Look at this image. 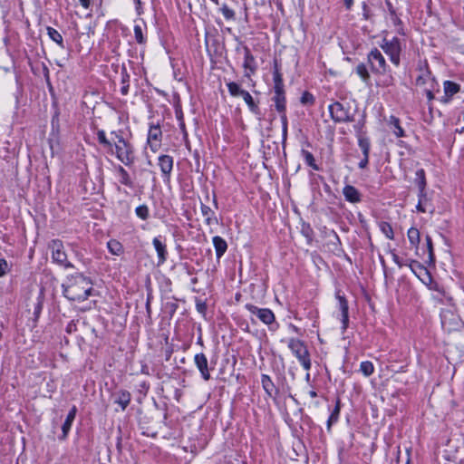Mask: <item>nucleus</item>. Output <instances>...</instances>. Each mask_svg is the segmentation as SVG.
<instances>
[{
	"instance_id": "obj_1",
	"label": "nucleus",
	"mask_w": 464,
	"mask_h": 464,
	"mask_svg": "<svg viewBox=\"0 0 464 464\" xmlns=\"http://www.w3.org/2000/svg\"><path fill=\"white\" fill-rule=\"evenodd\" d=\"M63 295L70 301L82 302L92 294V283L82 274H76L67 278L63 285Z\"/></svg>"
},
{
	"instance_id": "obj_2",
	"label": "nucleus",
	"mask_w": 464,
	"mask_h": 464,
	"mask_svg": "<svg viewBox=\"0 0 464 464\" xmlns=\"http://www.w3.org/2000/svg\"><path fill=\"white\" fill-rule=\"evenodd\" d=\"M403 46H405L404 41H401L397 37H392V39L383 38L380 44V47L389 56L390 61L395 66L400 65L401 53Z\"/></svg>"
},
{
	"instance_id": "obj_3",
	"label": "nucleus",
	"mask_w": 464,
	"mask_h": 464,
	"mask_svg": "<svg viewBox=\"0 0 464 464\" xmlns=\"http://www.w3.org/2000/svg\"><path fill=\"white\" fill-rule=\"evenodd\" d=\"M287 346L299 361L303 368L305 371H309L312 363L309 351L304 343L299 339L290 338L287 342Z\"/></svg>"
},
{
	"instance_id": "obj_4",
	"label": "nucleus",
	"mask_w": 464,
	"mask_h": 464,
	"mask_svg": "<svg viewBox=\"0 0 464 464\" xmlns=\"http://www.w3.org/2000/svg\"><path fill=\"white\" fill-rule=\"evenodd\" d=\"M116 158L126 166L133 164L135 156L132 145L126 140H114Z\"/></svg>"
},
{
	"instance_id": "obj_5",
	"label": "nucleus",
	"mask_w": 464,
	"mask_h": 464,
	"mask_svg": "<svg viewBox=\"0 0 464 464\" xmlns=\"http://www.w3.org/2000/svg\"><path fill=\"white\" fill-rule=\"evenodd\" d=\"M246 309L253 315H256L270 330H276L278 324H276V316L272 310L268 308H259L252 304H246Z\"/></svg>"
},
{
	"instance_id": "obj_6",
	"label": "nucleus",
	"mask_w": 464,
	"mask_h": 464,
	"mask_svg": "<svg viewBox=\"0 0 464 464\" xmlns=\"http://www.w3.org/2000/svg\"><path fill=\"white\" fill-rule=\"evenodd\" d=\"M368 62L374 73L383 74L387 72L388 64L380 50L372 49L368 54Z\"/></svg>"
},
{
	"instance_id": "obj_7",
	"label": "nucleus",
	"mask_w": 464,
	"mask_h": 464,
	"mask_svg": "<svg viewBox=\"0 0 464 464\" xmlns=\"http://www.w3.org/2000/svg\"><path fill=\"white\" fill-rule=\"evenodd\" d=\"M331 118L335 122H345L352 121L350 108L344 104L335 102L328 106Z\"/></svg>"
},
{
	"instance_id": "obj_8",
	"label": "nucleus",
	"mask_w": 464,
	"mask_h": 464,
	"mask_svg": "<svg viewBox=\"0 0 464 464\" xmlns=\"http://www.w3.org/2000/svg\"><path fill=\"white\" fill-rule=\"evenodd\" d=\"M52 251V258L53 262L63 266L65 267H71L72 265L67 259V255L64 251L63 245L60 240H53L50 244Z\"/></svg>"
},
{
	"instance_id": "obj_9",
	"label": "nucleus",
	"mask_w": 464,
	"mask_h": 464,
	"mask_svg": "<svg viewBox=\"0 0 464 464\" xmlns=\"http://www.w3.org/2000/svg\"><path fill=\"white\" fill-rule=\"evenodd\" d=\"M441 325L444 330L451 332L460 327L461 320L450 310H445L441 313Z\"/></svg>"
},
{
	"instance_id": "obj_10",
	"label": "nucleus",
	"mask_w": 464,
	"mask_h": 464,
	"mask_svg": "<svg viewBox=\"0 0 464 464\" xmlns=\"http://www.w3.org/2000/svg\"><path fill=\"white\" fill-rule=\"evenodd\" d=\"M162 132L159 125H151L149 129L147 143L150 150L155 152L160 147Z\"/></svg>"
},
{
	"instance_id": "obj_11",
	"label": "nucleus",
	"mask_w": 464,
	"mask_h": 464,
	"mask_svg": "<svg viewBox=\"0 0 464 464\" xmlns=\"http://www.w3.org/2000/svg\"><path fill=\"white\" fill-rule=\"evenodd\" d=\"M152 245L158 255V265L160 266L166 262L168 256L166 243L162 237L159 236L153 238Z\"/></svg>"
},
{
	"instance_id": "obj_12",
	"label": "nucleus",
	"mask_w": 464,
	"mask_h": 464,
	"mask_svg": "<svg viewBox=\"0 0 464 464\" xmlns=\"http://www.w3.org/2000/svg\"><path fill=\"white\" fill-rule=\"evenodd\" d=\"M418 204L416 206V210L420 213L429 212L432 214L434 212V207L431 204V199L428 196L426 191L419 192L418 194Z\"/></svg>"
},
{
	"instance_id": "obj_13",
	"label": "nucleus",
	"mask_w": 464,
	"mask_h": 464,
	"mask_svg": "<svg viewBox=\"0 0 464 464\" xmlns=\"http://www.w3.org/2000/svg\"><path fill=\"white\" fill-rule=\"evenodd\" d=\"M194 362L197 368L200 372L202 378L205 381H208L210 379V373L208 371V362L206 355L204 353H197L194 357Z\"/></svg>"
},
{
	"instance_id": "obj_14",
	"label": "nucleus",
	"mask_w": 464,
	"mask_h": 464,
	"mask_svg": "<svg viewBox=\"0 0 464 464\" xmlns=\"http://www.w3.org/2000/svg\"><path fill=\"white\" fill-rule=\"evenodd\" d=\"M244 53L245 58L243 67L245 69V76L250 77L251 74H254L256 70V60L247 47L244 48Z\"/></svg>"
},
{
	"instance_id": "obj_15",
	"label": "nucleus",
	"mask_w": 464,
	"mask_h": 464,
	"mask_svg": "<svg viewBox=\"0 0 464 464\" xmlns=\"http://www.w3.org/2000/svg\"><path fill=\"white\" fill-rule=\"evenodd\" d=\"M159 167L164 178L169 179L173 169V158L169 155L159 157Z\"/></svg>"
},
{
	"instance_id": "obj_16",
	"label": "nucleus",
	"mask_w": 464,
	"mask_h": 464,
	"mask_svg": "<svg viewBox=\"0 0 464 464\" xmlns=\"http://www.w3.org/2000/svg\"><path fill=\"white\" fill-rule=\"evenodd\" d=\"M343 194L344 198L351 203H358L361 201L359 190L352 185H346L343 189Z\"/></svg>"
},
{
	"instance_id": "obj_17",
	"label": "nucleus",
	"mask_w": 464,
	"mask_h": 464,
	"mask_svg": "<svg viewBox=\"0 0 464 464\" xmlns=\"http://www.w3.org/2000/svg\"><path fill=\"white\" fill-rule=\"evenodd\" d=\"M216 256L218 258H220L227 251V244L224 238H222L219 236H215L212 239Z\"/></svg>"
},
{
	"instance_id": "obj_18",
	"label": "nucleus",
	"mask_w": 464,
	"mask_h": 464,
	"mask_svg": "<svg viewBox=\"0 0 464 464\" xmlns=\"http://www.w3.org/2000/svg\"><path fill=\"white\" fill-rule=\"evenodd\" d=\"M275 96L273 101L276 110L282 114L285 113V96L284 90L274 91Z\"/></svg>"
},
{
	"instance_id": "obj_19",
	"label": "nucleus",
	"mask_w": 464,
	"mask_h": 464,
	"mask_svg": "<svg viewBox=\"0 0 464 464\" xmlns=\"http://www.w3.org/2000/svg\"><path fill=\"white\" fill-rule=\"evenodd\" d=\"M76 412H77V409L75 406H73L71 411H69L63 424V427H62V430H63V438H66L69 430H71V427L72 425V422L75 419V416H76Z\"/></svg>"
},
{
	"instance_id": "obj_20",
	"label": "nucleus",
	"mask_w": 464,
	"mask_h": 464,
	"mask_svg": "<svg viewBox=\"0 0 464 464\" xmlns=\"http://www.w3.org/2000/svg\"><path fill=\"white\" fill-rule=\"evenodd\" d=\"M338 303H339V308L342 312V322L343 324V328L345 329L347 327L348 324V304L346 299L343 296L337 295Z\"/></svg>"
},
{
	"instance_id": "obj_21",
	"label": "nucleus",
	"mask_w": 464,
	"mask_h": 464,
	"mask_svg": "<svg viewBox=\"0 0 464 464\" xmlns=\"http://www.w3.org/2000/svg\"><path fill=\"white\" fill-rule=\"evenodd\" d=\"M107 248H108L109 252L114 256H121L124 252L122 244L116 239L109 240L107 242Z\"/></svg>"
},
{
	"instance_id": "obj_22",
	"label": "nucleus",
	"mask_w": 464,
	"mask_h": 464,
	"mask_svg": "<svg viewBox=\"0 0 464 464\" xmlns=\"http://www.w3.org/2000/svg\"><path fill=\"white\" fill-rule=\"evenodd\" d=\"M407 237L410 244L412 246V247H414L417 250L420 241V235L419 229L416 227H411L408 230Z\"/></svg>"
},
{
	"instance_id": "obj_23",
	"label": "nucleus",
	"mask_w": 464,
	"mask_h": 464,
	"mask_svg": "<svg viewBox=\"0 0 464 464\" xmlns=\"http://www.w3.org/2000/svg\"><path fill=\"white\" fill-rule=\"evenodd\" d=\"M116 172H117V177L119 179V181L121 184L128 186V187H132V181L130 178V175L123 167L119 165L116 168Z\"/></svg>"
},
{
	"instance_id": "obj_24",
	"label": "nucleus",
	"mask_w": 464,
	"mask_h": 464,
	"mask_svg": "<svg viewBox=\"0 0 464 464\" xmlns=\"http://www.w3.org/2000/svg\"><path fill=\"white\" fill-rule=\"evenodd\" d=\"M389 125L392 128L393 133L396 137L401 138L404 136V130L400 125V120L392 115L388 121Z\"/></svg>"
},
{
	"instance_id": "obj_25",
	"label": "nucleus",
	"mask_w": 464,
	"mask_h": 464,
	"mask_svg": "<svg viewBox=\"0 0 464 464\" xmlns=\"http://www.w3.org/2000/svg\"><path fill=\"white\" fill-rule=\"evenodd\" d=\"M130 393L127 391H121L118 395L115 402L119 404L122 411H124L130 401Z\"/></svg>"
},
{
	"instance_id": "obj_26",
	"label": "nucleus",
	"mask_w": 464,
	"mask_h": 464,
	"mask_svg": "<svg viewBox=\"0 0 464 464\" xmlns=\"http://www.w3.org/2000/svg\"><path fill=\"white\" fill-rule=\"evenodd\" d=\"M201 213H202V216L205 218L206 223L208 225H211V224L217 222L215 214H214L213 210L208 206L201 205Z\"/></svg>"
},
{
	"instance_id": "obj_27",
	"label": "nucleus",
	"mask_w": 464,
	"mask_h": 464,
	"mask_svg": "<svg viewBox=\"0 0 464 464\" xmlns=\"http://www.w3.org/2000/svg\"><path fill=\"white\" fill-rule=\"evenodd\" d=\"M459 85L453 82H450V81H446L444 82V92H445V95L450 99L451 98L454 94H456L457 92H459Z\"/></svg>"
},
{
	"instance_id": "obj_28",
	"label": "nucleus",
	"mask_w": 464,
	"mask_h": 464,
	"mask_svg": "<svg viewBox=\"0 0 464 464\" xmlns=\"http://www.w3.org/2000/svg\"><path fill=\"white\" fill-rule=\"evenodd\" d=\"M121 92L122 95H127L130 88V75L128 74L126 69H123L121 72Z\"/></svg>"
},
{
	"instance_id": "obj_29",
	"label": "nucleus",
	"mask_w": 464,
	"mask_h": 464,
	"mask_svg": "<svg viewBox=\"0 0 464 464\" xmlns=\"http://www.w3.org/2000/svg\"><path fill=\"white\" fill-rule=\"evenodd\" d=\"M415 182L418 186L419 192L426 191V179H425V172L423 169H418L416 171V178Z\"/></svg>"
},
{
	"instance_id": "obj_30",
	"label": "nucleus",
	"mask_w": 464,
	"mask_h": 464,
	"mask_svg": "<svg viewBox=\"0 0 464 464\" xmlns=\"http://www.w3.org/2000/svg\"><path fill=\"white\" fill-rule=\"evenodd\" d=\"M273 80H274V91L284 90V83L282 74L279 72L277 66H275V70L273 72Z\"/></svg>"
},
{
	"instance_id": "obj_31",
	"label": "nucleus",
	"mask_w": 464,
	"mask_h": 464,
	"mask_svg": "<svg viewBox=\"0 0 464 464\" xmlns=\"http://www.w3.org/2000/svg\"><path fill=\"white\" fill-rule=\"evenodd\" d=\"M408 266L410 267L411 272L418 277H420L422 274H428L426 268L418 261H411Z\"/></svg>"
},
{
	"instance_id": "obj_32",
	"label": "nucleus",
	"mask_w": 464,
	"mask_h": 464,
	"mask_svg": "<svg viewBox=\"0 0 464 464\" xmlns=\"http://www.w3.org/2000/svg\"><path fill=\"white\" fill-rule=\"evenodd\" d=\"M47 34L53 42H55L61 47H63V36L56 29L53 27H47Z\"/></svg>"
},
{
	"instance_id": "obj_33",
	"label": "nucleus",
	"mask_w": 464,
	"mask_h": 464,
	"mask_svg": "<svg viewBox=\"0 0 464 464\" xmlns=\"http://www.w3.org/2000/svg\"><path fill=\"white\" fill-rule=\"evenodd\" d=\"M301 153H302V156H303V158L304 160V162L308 166H310L314 170H318L319 169V167L315 163V160H314L313 154L310 151L305 150H302Z\"/></svg>"
},
{
	"instance_id": "obj_34",
	"label": "nucleus",
	"mask_w": 464,
	"mask_h": 464,
	"mask_svg": "<svg viewBox=\"0 0 464 464\" xmlns=\"http://www.w3.org/2000/svg\"><path fill=\"white\" fill-rule=\"evenodd\" d=\"M360 371L364 376L368 377L373 373L374 366L372 362L363 361L360 364Z\"/></svg>"
},
{
	"instance_id": "obj_35",
	"label": "nucleus",
	"mask_w": 464,
	"mask_h": 464,
	"mask_svg": "<svg viewBox=\"0 0 464 464\" xmlns=\"http://www.w3.org/2000/svg\"><path fill=\"white\" fill-rule=\"evenodd\" d=\"M229 93L234 97L242 96V94L246 92L241 89V87L234 82H228L227 84Z\"/></svg>"
},
{
	"instance_id": "obj_36",
	"label": "nucleus",
	"mask_w": 464,
	"mask_h": 464,
	"mask_svg": "<svg viewBox=\"0 0 464 464\" xmlns=\"http://www.w3.org/2000/svg\"><path fill=\"white\" fill-rule=\"evenodd\" d=\"M380 230L385 235V237L389 239H393L394 234L392 226L385 221H382L379 223Z\"/></svg>"
},
{
	"instance_id": "obj_37",
	"label": "nucleus",
	"mask_w": 464,
	"mask_h": 464,
	"mask_svg": "<svg viewBox=\"0 0 464 464\" xmlns=\"http://www.w3.org/2000/svg\"><path fill=\"white\" fill-rule=\"evenodd\" d=\"M134 37L138 44H142L146 42V37L143 34V28L140 24L134 25Z\"/></svg>"
},
{
	"instance_id": "obj_38",
	"label": "nucleus",
	"mask_w": 464,
	"mask_h": 464,
	"mask_svg": "<svg viewBox=\"0 0 464 464\" xmlns=\"http://www.w3.org/2000/svg\"><path fill=\"white\" fill-rule=\"evenodd\" d=\"M241 97L244 99L245 102L247 104L250 111L253 112H256L257 105L255 103L251 94L247 91H246Z\"/></svg>"
},
{
	"instance_id": "obj_39",
	"label": "nucleus",
	"mask_w": 464,
	"mask_h": 464,
	"mask_svg": "<svg viewBox=\"0 0 464 464\" xmlns=\"http://www.w3.org/2000/svg\"><path fill=\"white\" fill-rule=\"evenodd\" d=\"M359 147L361 148L363 156L369 157L370 153V140L367 138L360 137L358 140Z\"/></svg>"
},
{
	"instance_id": "obj_40",
	"label": "nucleus",
	"mask_w": 464,
	"mask_h": 464,
	"mask_svg": "<svg viewBox=\"0 0 464 464\" xmlns=\"http://www.w3.org/2000/svg\"><path fill=\"white\" fill-rule=\"evenodd\" d=\"M261 382H262L264 390L268 394H270L272 390L274 389V383H273L271 378L266 374H263L261 377Z\"/></svg>"
},
{
	"instance_id": "obj_41",
	"label": "nucleus",
	"mask_w": 464,
	"mask_h": 464,
	"mask_svg": "<svg viewBox=\"0 0 464 464\" xmlns=\"http://www.w3.org/2000/svg\"><path fill=\"white\" fill-rule=\"evenodd\" d=\"M355 72L363 82H366L370 78L368 70H367L365 64H363V63L358 64L355 68Z\"/></svg>"
},
{
	"instance_id": "obj_42",
	"label": "nucleus",
	"mask_w": 464,
	"mask_h": 464,
	"mask_svg": "<svg viewBox=\"0 0 464 464\" xmlns=\"http://www.w3.org/2000/svg\"><path fill=\"white\" fill-rule=\"evenodd\" d=\"M136 215L142 220L148 219L150 216V210L147 205H140L135 209Z\"/></svg>"
},
{
	"instance_id": "obj_43",
	"label": "nucleus",
	"mask_w": 464,
	"mask_h": 464,
	"mask_svg": "<svg viewBox=\"0 0 464 464\" xmlns=\"http://www.w3.org/2000/svg\"><path fill=\"white\" fill-rule=\"evenodd\" d=\"M97 138H98V140L101 144H102L103 146L105 147H109V148H111L112 146V142L111 140H109L106 137V134H105V131L104 130H99L97 132Z\"/></svg>"
},
{
	"instance_id": "obj_44",
	"label": "nucleus",
	"mask_w": 464,
	"mask_h": 464,
	"mask_svg": "<svg viewBox=\"0 0 464 464\" xmlns=\"http://www.w3.org/2000/svg\"><path fill=\"white\" fill-rule=\"evenodd\" d=\"M339 413H340V405H339V401H337L335 408L334 409L331 416L329 417V420H328L329 426L331 425L332 422L337 421Z\"/></svg>"
},
{
	"instance_id": "obj_45",
	"label": "nucleus",
	"mask_w": 464,
	"mask_h": 464,
	"mask_svg": "<svg viewBox=\"0 0 464 464\" xmlns=\"http://www.w3.org/2000/svg\"><path fill=\"white\" fill-rule=\"evenodd\" d=\"M426 244H427V248H428V252H429V259L430 262H434L432 241H431V238L430 236L426 237Z\"/></svg>"
},
{
	"instance_id": "obj_46",
	"label": "nucleus",
	"mask_w": 464,
	"mask_h": 464,
	"mask_svg": "<svg viewBox=\"0 0 464 464\" xmlns=\"http://www.w3.org/2000/svg\"><path fill=\"white\" fill-rule=\"evenodd\" d=\"M281 122H282V132L283 138L285 139L287 135V117L285 113L281 114Z\"/></svg>"
},
{
	"instance_id": "obj_47",
	"label": "nucleus",
	"mask_w": 464,
	"mask_h": 464,
	"mask_svg": "<svg viewBox=\"0 0 464 464\" xmlns=\"http://www.w3.org/2000/svg\"><path fill=\"white\" fill-rule=\"evenodd\" d=\"M8 270V264L5 259H0V276H4Z\"/></svg>"
},
{
	"instance_id": "obj_48",
	"label": "nucleus",
	"mask_w": 464,
	"mask_h": 464,
	"mask_svg": "<svg viewBox=\"0 0 464 464\" xmlns=\"http://www.w3.org/2000/svg\"><path fill=\"white\" fill-rule=\"evenodd\" d=\"M222 14L227 19H230L234 16V12L230 8H228L227 5H224L222 7Z\"/></svg>"
},
{
	"instance_id": "obj_49",
	"label": "nucleus",
	"mask_w": 464,
	"mask_h": 464,
	"mask_svg": "<svg viewBox=\"0 0 464 464\" xmlns=\"http://www.w3.org/2000/svg\"><path fill=\"white\" fill-rule=\"evenodd\" d=\"M111 142L114 143V140H119L120 139L121 140H125L121 134V131H112L111 132Z\"/></svg>"
},
{
	"instance_id": "obj_50",
	"label": "nucleus",
	"mask_w": 464,
	"mask_h": 464,
	"mask_svg": "<svg viewBox=\"0 0 464 464\" xmlns=\"http://www.w3.org/2000/svg\"><path fill=\"white\" fill-rule=\"evenodd\" d=\"M369 157L363 156V159L359 162V168L364 169L368 165Z\"/></svg>"
},
{
	"instance_id": "obj_51",
	"label": "nucleus",
	"mask_w": 464,
	"mask_h": 464,
	"mask_svg": "<svg viewBox=\"0 0 464 464\" xmlns=\"http://www.w3.org/2000/svg\"><path fill=\"white\" fill-rule=\"evenodd\" d=\"M313 96L309 93H304L302 97V102H313Z\"/></svg>"
},
{
	"instance_id": "obj_52",
	"label": "nucleus",
	"mask_w": 464,
	"mask_h": 464,
	"mask_svg": "<svg viewBox=\"0 0 464 464\" xmlns=\"http://www.w3.org/2000/svg\"><path fill=\"white\" fill-rule=\"evenodd\" d=\"M79 3L82 7L88 9L91 5V0H79Z\"/></svg>"
},
{
	"instance_id": "obj_53",
	"label": "nucleus",
	"mask_w": 464,
	"mask_h": 464,
	"mask_svg": "<svg viewBox=\"0 0 464 464\" xmlns=\"http://www.w3.org/2000/svg\"><path fill=\"white\" fill-rule=\"evenodd\" d=\"M392 260L394 261V263H396L399 266H402V263L400 259V257L396 255V254H392Z\"/></svg>"
},
{
	"instance_id": "obj_54",
	"label": "nucleus",
	"mask_w": 464,
	"mask_h": 464,
	"mask_svg": "<svg viewBox=\"0 0 464 464\" xmlns=\"http://www.w3.org/2000/svg\"><path fill=\"white\" fill-rule=\"evenodd\" d=\"M345 5L347 8H350L353 5V0H344Z\"/></svg>"
},
{
	"instance_id": "obj_55",
	"label": "nucleus",
	"mask_w": 464,
	"mask_h": 464,
	"mask_svg": "<svg viewBox=\"0 0 464 464\" xmlns=\"http://www.w3.org/2000/svg\"><path fill=\"white\" fill-rule=\"evenodd\" d=\"M308 394L311 398H315L317 396L316 392L314 390L309 391Z\"/></svg>"
},
{
	"instance_id": "obj_56",
	"label": "nucleus",
	"mask_w": 464,
	"mask_h": 464,
	"mask_svg": "<svg viewBox=\"0 0 464 464\" xmlns=\"http://www.w3.org/2000/svg\"><path fill=\"white\" fill-rule=\"evenodd\" d=\"M290 328H291L294 332L298 333V328H297L295 325H294V324H290Z\"/></svg>"
},
{
	"instance_id": "obj_57",
	"label": "nucleus",
	"mask_w": 464,
	"mask_h": 464,
	"mask_svg": "<svg viewBox=\"0 0 464 464\" xmlns=\"http://www.w3.org/2000/svg\"><path fill=\"white\" fill-rule=\"evenodd\" d=\"M72 330V327H71V325H69V326L67 327V332H71Z\"/></svg>"
},
{
	"instance_id": "obj_58",
	"label": "nucleus",
	"mask_w": 464,
	"mask_h": 464,
	"mask_svg": "<svg viewBox=\"0 0 464 464\" xmlns=\"http://www.w3.org/2000/svg\"><path fill=\"white\" fill-rule=\"evenodd\" d=\"M210 1L213 2L216 5H218V0H210Z\"/></svg>"
},
{
	"instance_id": "obj_59",
	"label": "nucleus",
	"mask_w": 464,
	"mask_h": 464,
	"mask_svg": "<svg viewBox=\"0 0 464 464\" xmlns=\"http://www.w3.org/2000/svg\"><path fill=\"white\" fill-rule=\"evenodd\" d=\"M398 33L401 34H404V33L402 32V29H399Z\"/></svg>"
},
{
	"instance_id": "obj_60",
	"label": "nucleus",
	"mask_w": 464,
	"mask_h": 464,
	"mask_svg": "<svg viewBox=\"0 0 464 464\" xmlns=\"http://www.w3.org/2000/svg\"><path fill=\"white\" fill-rule=\"evenodd\" d=\"M309 378H310V374H309V373H307V374H306V377H305V380H309Z\"/></svg>"
},
{
	"instance_id": "obj_61",
	"label": "nucleus",
	"mask_w": 464,
	"mask_h": 464,
	"mask_svg": "<svg viewBox=\"0 0 464 464\" xmlns=\"http://www.w3.org/2000/svg\"><path fill=\"white\" fill-rule=\"evenodd\" d=\"M395 22H396V23H398V24H400V23H401V22H400V20H399V19H397V18L395 19Z\"/></svg>"
}]
</instances>
